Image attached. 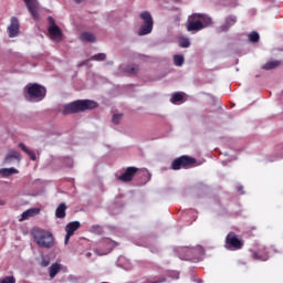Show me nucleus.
<instances>
[{"instance_id": "obj_37", "label": "nucleus", "mask_w": 283, "mask_h": 283, "mask_svg": "<svg viewBox=\"0 0 283 283\" xmlns=\"http://www.w3.org/2000/svg\"><path fill=\"white\" fill-rule=\"evenodd\" d=\"M243 189H244V187H242V186L237 187V191H239V193H241V196H243V193H244Z\"/></svg>"}, {"instance_id": "obj_7", "label": "nucleus", "mask_w": 283, "mask_h": 283, "mask_svg": "<svg viewBox=\"0 0 283 283\" xmlns=\"http://www.w3.org/2000/svg\"><path fill=\"white\" fill-rule=\"evenodd\" d=\"M224 247H226V249H228V251H240V249H242V247H244V241L240 240L238 238V235L235 234V232H230L226 237Z\"/></svg>"}, {"instance_id": "obj_21", "label": "nucleus", "mask_w": 283, "mask_h": 283, "mask_svg": "<svg viewBox=\"0 0 283 283\" xmlns=\"http://www.w3.org/2000/svg\"><path fill=\"white\" fill-rule=\"evenodd\" d=\"M14 174H19V170L14 167L0 169V175L2 176V178L14 176Z\"/></svg>"}, {"instance_id": "obj_41", "label": "nucleus", "mask_w": 283, "mask_h": 283, "mask_svg": "<svg viewBox=\"0 0 283 283\" xmlns=\"http://www.w3.org/2000/svg\"><path fill=\"white\" fill-rule=\"evenodd\" d=\"M6 205V201L3 199H0V207H3Z\"/></svg>"}, {"instance_id": "obj_22", "label": "nucleus", "mask_w": 283, "mask_h": 283, "mask_svg": "<svg viewBox=\"0 0 283 283\" xmlns=\"http://www.w3.org/2000/svg\"><path fill=\"white\" fill-rule=\"evenodd\" d=\"M61 271V264L59 263H53L50 268H49V275L51 277V280H54V277H56V275H59V272Z\"/></svg>"}, {"instance_id": "obj_14", "label": "nucleus", "mask_w": 283, "mask_h": 283, "mask_svg": "<svg viewBox=\"0 0 283 283\" xmlns=\"http://www.w3.org/2000/svg\"><path fill=\"white\" fill-rule=\"evenodd\" d=\"M20 24H19V18L12 17L10 21V25L8 27L9 36H17L19 34Z\"/></svg>"}, {"instance_id": "obj_17", "label": "nucleus", "mask_w": 283, "mask_h": 283, "mask_svg": "<svg viewBox=\"0 0 283 283\" xmlns=\"http://www.w3.org/2000/svg\"><path fill=\"white\" fill-rule=\"evenodd\" d=\"M263 252L265 253L262 254ZM252 258L253 260H260L261 262H266V260H269V252H266V247L262 245L259 249V252H253Z\"/></svg>"}, {"instance_id": "obj_39", "label": "nucleus", "mask_w": 283, "mask_h": 283, "mask_svg": "<svg viewBox=\"0 0 283 283\" xmlns=\"http://www.w3.org/2000/svg\"><path fill=\"white\" fill-rule=\"evenodd\" d=\"M81 36H92V33L85 32V33H82Z\"/></svg>"}, {"instance_id": "obj_6", "label": "nucleus", "mask_w": 283, "mask_h": 283, "mask_svg": "<svg viewBox=\"0 0 283 283\" xmlns=\"http://www.w3.org/2000/svg\"><path fill=\"white\" fill-rule=\"evenodd\" d=\"M139 19H142L143 24L138 30L139 36H147L154 30V18L149 11H144L139 14Z\"/></svg>"}, {"instance_id": "obj_18", "label": "nucleus", "mask_w": 283, "mask_h": 283, "mask_svg": "<svg viewBox=\"0 0 283 283\" xmlns=\"http://www.w3.org/2000/svg\"><path fill=\"white\" fill-rule=\"evenodd\" d=\"M103 244H105L106 251L99 253L98 250H95V253H97V255H107V253H109L112 251V249H114V247H116V242L111 239H105Z\"/></svg>"}, {"instance_id": "obj_11", "label": "nucleus", "mask_w": 283, "mask_h": 283, "mask_svg": "<svg viewBox=\"0 0 283 283\" xmlns=\"http://www.w3.org/2000/svg\"><path fill=\"white\" fill-rule=\"evenodd\" d=\"M136 171H138V168H136V167H128L118 177V180H122V182H132V180H134V176L136 175Z\"/></svg>"}, {"instance_id": "obj_26", "label": "nucleus", "mask_w": 283, "mask_h": 283, "mask_svg": "<svg viewBox=\"0 0 283 283\" xmlns=\"http://www.w3.org/2000/svg\"><path fill=\"white\" fill-rule=\"evenodd\" d=\"M280 65V61H270L262 66V70H275Z\"/></svg>"}, {"instance_id": "obj_12", "label": "nucleus", "mask_w": 283, "mask_h": 283, "mask_svg": "<svg viewBox=\"0 0 283 283\" xmlns=\"http://www.w3.org/2000/svg\"><path fill=\"white\" fill-rule=\"evenodd\" d=\"M49 33L51 36H63V31L56 25V22L52 17H49Z\"/></svg>"}, {"instance_id": "obj_15", "label": "nucleus", "mask_w": 283, "mask_h": 283, "mask_svg": "<svg viewBox=\"0 0 283 283\" xmlns=\"http://www.w3.org/2000/svg\"><path fill=\"white\" fill-rule=\"evenodd\" d=\"M39 213H41V209L39 208L28 209L27 211L22 212L21 218L19 219V222L30 220V218H34V216H39Z\"/></svg>"}, {"instance_id": "obj_28", "label": "nucleus", "mask_w": 283, "mask_h": 283, "mask_svg": "<svg viewBox=\"0 0 283 283\" xmlns=\"http://www.w3.org/2000/svg\"><path fill=\"white\" fill-rule=\"evenodd\" d=\"M180 101H182L181 93H174L171 96V103L176 105V103H180Z\"/></svg>"}, {"instance_id": "obj_32", "label": "nucleus", "mask_w": 283, "mask_h": 283, "mask_svg": "<svg viewBox=\"0 0 283 283\" xmlns=\"http://www.w3.org/2000/svg\"><path fill=\"white\" fill-rule=\"evenodd\" d=\"M120 118H123V115H122V114H115V115H113L112 120H113L114 125H118V123H120Z\"/></svg>"}, {"instance_id": "obj_40", "label": "nucleus", "mask_w": 283, "mask_h": 283, "mask_svg": "<svg viewBox=\"0 0 283 283\" xmlns=\"http://www.w3.org/2000/svg\"><path fill=\"white\" fill-rule=\"evenodd\" d=\"M51 39H52V41H61V38H59V36H52Z\"/></svg>"}, {"instance_id": "obj_5", "label": "nucleus", "mask_w": 283, "mask_h": 283, "mask_svg": "<svg viewBox=\"0 0 283 283\" xmlns=\"http://www.w3.org/2000/svg\"><path fill=\"white\" fill-rule=\"evenodd\" d=\"M27 90L28 92L25 96L32 103H39L43 101V98H45V94L48 93L45 87L39 84H29Z\"/></svg>"}, {"instance_id": "obj_27", "label": "nucleus", "mask_w": 283, "mask_h": 283, "mask_svg": "<svg viewBox=\"0 0 283 283\" xmlns=\"http://www.w3.org/2000/svg\"><path fill=\"white\" fill-rule=\"evenodd\" d=\"M107 55L105 53H97L91 57V61H105Z\"/></svg>"}, {"instance_id": "obj_29", "label": "nucleus", "mask_w": 283, "mask_h": 283, "mask_svg": "<svg viewBox=\"0 0 283 283\" xmlns=\"http://www.w3.org/2000/svg\"><path fill=\"white\" fill-rule=\"evenodd\" d=\"M167 275H168V277H170V280H179L180 272H178V271H168Z\"/></svg>"}, {"instance_id": "obj_13", "label": "nucleus", "mask_w": 283, "mask_h": 283, "mask_svg": "<svg viewBox=\"0 0 283 283\" xmlns=\"http://www.w3.org/2000/svg\"><path fill=\"white\" fill-rule=\"evenodd\" d=\"M238 22V18L235 15H229L226 18L224 23L218 28V32H229L231 25H235Z\"/></svg>"}, {"instance_id": "obj_38", "label": "nucleus", "mask_w": 283, "mask_h": 283, "mask_svg": "<svg viewBox=\"0 0 283 283\" xmlns=\"http://www.w3.org/2000/svg\"><path fill=\"white\" fill-rule=\"evenodd\" d=\"M192 282L202 283V280H198V276L192 275L191 276Z\"/></svg>"}, {"instance_id": "obj_44", "label": "nucleus", "mask_w": 283, "mask_h": 283, "mask_svg": "<svg viewBox=\"0 0 283 283\" xmlns=\"http://www.w3.org/2000/svg\"><path fill=\"white\" fill-rule=\"evenodd\" d=\"M222 165H223V166L227 165V161H222Z\"/></svg>"}, {"instance_id": "obj_25", "label": "nucleus", "mask_w": 283, "mask_h": 283, "mask_svg": "<svg viewBox=\"0 0 283 283\" xmlns=\"http://www.w3.org/2000/svg\"><path fill=\"white\" fill-rule=\"evenodd\" d=\"M174 64L177 67H182V65H185V56L184 55H174Z\"/></svg>"}, {"instance_id": "obj_35", "label": "nucleus", "mask_w": 283, "mask_h": 283, "mask_svg": "<svg viewBox=\"0 0 283 283\" xmlns=\"http://www.w3.org/2000/svg\"><path fill=\"white\" fill-rule=\"evenodd\" d=\"M66 166H69V167H73V165H74V160H72V158H66Z\"/></svg>"}, {"instance_id": "obj_8", "label": "nucleus", "mask_w": 283, "mask_h": 283, "mask_svg": "<svg viewBox=\"0 0 283 283\" xmlns=\"http://www.w3.org/2000/svg\"><path fill=\"white\" fill-rule=\"evenodd\" d=\"M191 165H196V159L189 156H181L172 161L171 169L178 171V169H187L191 167Z\"/></svg>"}, {"instance_id": "obj_36", "label": "nucleus", "mask_w": 283, "mask_h": 283, "mask_svg": "<svg viewBox=\"0 0 283 283\" xmlns=\"http://www.w3.org/2000/svg\"><path fill=\"white\" fill-rule=\"evenodd\" d=\"M248 36H260V33H258V31H252L248 34Z\"/></svg>"}, {"instance_id": "obj_42", "label": "nucleus", "mask_w": 283, "mask_h": 283, "mask_svg": "<svg viewBox=\"0 0 283 283\" xmlns=\"http://www.w3.org/2000/svg\"><path fill=\"white\" fill-rule=\"evenodd\" d=\"M75 3H83L85 0H73Z\"/></svg>"}, {"instance_id": "obj_43", "label": "nucleus", "mask_w": 283, "mask_h": 283, "mask_svg": "<svg viewBox=\"0 0 283 283\" xmlns=\"http://www.w3.org/2000/svg\"><path fill=\"white\" fill-rule=\"evenodd\" d=\"M282 158H283V155L281 157H279L277 160H282Z\"/></svg>"}, {"instance_id": "obj_23", "label": "nucleus", "mask_w": 283, "mask_h": 283, "mask_svg": "<svg viewBox=\"0 0 283 283\" xmlns=\"http://www.w3.org/2000/svg\"><path fill=\"white\" fill-rule=\"evenodd\" d=\"M20 149H22V151H24V154H28V156L32 159V160H36V155L34 154V151L30 150V148H28V146H25V144L20 143L19 144Z\"/></svg>"}, {"instance_id": "obj_34", "label": "nucleus", "mask_w": 283, "mask_h": 283, "mask_svg": "<svg viewBox=\"0 0 283 283\" xmlns=\"http://www.w3.org/2000/svg\"><path fill=\"white\" fill-rule=\"evenodd\" d=\"M250 43H258L260 41V36H249Z\"/></svg>"}, {"instance_id": "obj_30", "label": "nucleus", "mask_w": 283, "mask_h": 283, "mask_svg": "<svg viewBox=\"0 0 283 283\" xmlns=\"http://www.w3.org/2000/svg\"><path fill=\"white\" fill-rule=\"evenodd\" d=\"M96 41V36H82L81 42L82 43H94Z\"/></svg>"}, {"instance_id": "obj_19", "label": "nucleus", "mask_w": 283, "mask_h": 283, "mask_svg": "<svg viewBox=\"0 0 283 283\" xmlns=\"http://www.w3.org/2000/svg\"><path fill=\"white\" fill-rule=\"evenodd\" d=\"M67 206L65 203H60L55 210V217L59 219H63L66 216Z\"/></svg>"}, {"instance_id": "obj_20", "label": "nucleus", "mask_w": 283, "mask_h": 283, "mask_svg": "<svg viewBox=\"0 0 283 283\" xmlns=\"http://www.w3.org/2000/svg\"><path fill=\"white\" fill-rule=\"evenodd\" d=\"M119 70H122L126 74H138V65H120Z\"/></svg>"}, {"instance_id": "obj_31", "label": "nucleus", "mask_w": 283, "mask_h": 283, "mask_svg": "<svg viewBox=\"0 0 283 283\" xmlns=\"http://www.w3.org/2000/svg\"><path fill=\"white\" fill-rule=\"evenodd\" d=\"M0 283H17V279L14 276H6L0 280Z\"/></svg>"}, {"instance_id": "obj_45", "label": "nucleus", "mask_w": 283, "mask_h": 283, "mask_svg": "<svg viewBox=\"0 0 283 283\" xmlns=\"http://www.w3.org/2000/svg\"><path fill=\"white\" fill-rule=\"evenodd\" d=\"M90 255H92V253H87V256L90 258Z\"/></svg>"}, {"instance_id": "obj_16", "label": "nucleus", "mask_w": 283, "mask_h": 283, "mask_svg": "<svg viewBox=\"0 0 283 283\" xmlns=\"http://www.w3.org/2000/svg\"><path fill=\"white\" fill-rule=\"evenodd\" d=\"M13 160H17L18 163L21 160V154L17 150H9L3 164L4 165H12Z\"/></svg>"}, {"instance_id": "obj_33", "label": "nucleus", "mask_w": 283, "mask_h": 283, "mask_svg": "<svg viewBox=\"0 0 283 283\" xmlns=\"http://www.w3.org/2000/svg\"><path fill=\"white\" fill-rule=\"evenodd\" d=\"M41 266H50V259L49 258H45L43 256L42 258V261H41Z\"/></svg>"}, {"instance_id": "obj_24", "label": "nucleus", "mask_w": 283, "mask_h": 283, "mask_svg": "<svg viewBox=\"0 0 283 283\" xmlns=\"http://www.w3.org/2000/svg\"><path fill=\"white\" fill-rule=\"evenodd\" d=\"M179 48H189L191 45V40L189 38L181 36L178 40Z\"/></svg>"}, {"instance_id": "obj_3", "label": "nucleus", "mask_w": 283, "mask_h": 283, "mask_svg": "<svg viewBox=\"0 0 283 283\" xmlns=\"http://www.w3.org/2000/svg\"><path fill=\"white\" fill-rule=\"evenodd\" d=\"M98 103L92 99H77L75 102L65 104L63 106L62 114H78V112H85L86 109H96Z\"/></svg>"}, {"instance_id": "obj_2", "label": "nucleus", "mask_w": 283, "mask_h": 283, "mask_svg": "<svg viewBox=\"0 0 283 283\" xmlns=\"http://www.w3.org/2000/svg\"><path fill=\"white\" fill-rule=\"evenodd\" d=\"M175 253L179 260H190L191 262H200L205 258V248L198 245L197 248L178 247L175 248Z\"/></svg>"}, {"instance_id": "obj_9", "label": "nucleus", "mask_w": 283, "mask_h": 283, "mask_svg": "<svg viewBox=\"0 0 283 283\" xmlns=\"http://www.w3.org/2000/svg\"><path fill=\"white\" fill-rule=\"evenodd\" d=\"M80 228H81V222L78 221H72L66 224L65 227L66 235L64 239L65 244L70 242V239L72 238V235H74V232L78 231Z\"/></svg>"}, {"instance_id": "obj_4", "label": "nucleus", "mask_w": 283, "mask_h": 283, "mask_svg": "<svg viewBox=\"0 0 283 283\" xmlns=\"http://www.w3.org/2000/svg\"><path fill=\"white\" fill-rule=\"evenodd\" d=\"M32 237L35 244L41 249H52V247H54V235H52L50 231L35 228L32 230Z\"/></svg>"}, {"instance_id": "obj_1", "label": "nucleus", "mask_w": 283, "mask_h": 283, "mask_svg": "<svg viewBox=\"0 0 283 283\" xmlns=\"http://www.w3.org/2000/svg\"><path fill=\"white\" fill-rule=\"evenodd\" d=\"M212 24L213 20L211 19V17L205 13H192L187 19L186 30L188 32H191V34H197V32H200Z\"/></svg>"}, {"instance_id": "obj_10", "label": "nucleus", "mask_w": 283, "mask_h": 283, "mask_svg": "<svg viewBox=\"0 0 283 283\" xmlns=\"http://www.w3.org/2000/svg\"><path fill=\"white\" fill-rule=\"evenodd\" d=\"M33 19L39 18V0H23Z\"/></svg>"}]
</instances>
